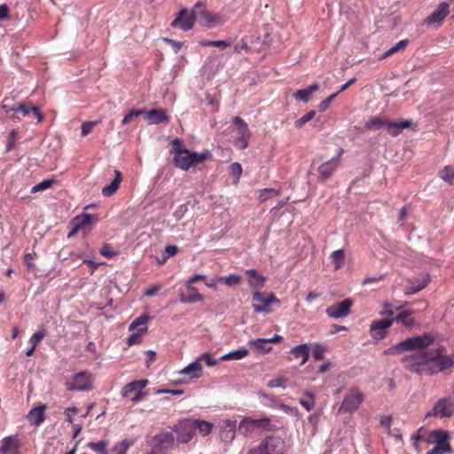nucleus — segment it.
<instances>
[{
  "instance_id": "1",
  "label": "nucleus",
  "mask_w": 454,
  "mask_h": 454,
  "mask_svg": "<svg viewBox=\"0 0 454 454\" xmlns=\"http://www.w3.org/2000/svg\"><path fill=\"white\" fill-rule=\"evenodd\" d=\"M434 342V338L427 333L414 336L397 344L394 348L397 353L416 351L413 355L402 359L403 368L419 375H434L454 367V355H448L443 346L425 350Z\"/></svg>"
},
{
  "instance_id": "2",
  "label": "nucleus",
  "mask_w": 454,
  "mask_h": 454,
  "mask_svg": "<svg viewBox=\"0 0 454 454\" xmlns=\"http://www.w3.org/2000/svg\"><path fill=\"white\" fill-rule=\"evenodd\" d=\"M207 153H195L187 149H176L173 156L175 165L183 170H188L191 167L203 162L207 158Z\"/></svg>"
},
{
  "instance_id": "3",
  "label": "nucleus",
  "mask_w": 454,
  "mask_h": 454,
  "mask_svg": "<svg viewBox=\"0 0 454 454\" xmlns=\"http://www.w3.org/2000/svg\"><path fill=\"white\" fill-rule=\"evenodd\" d=\"M8 102L9 100L5 98L3 101L2 108L7 114L12 113V114L9 115L10 119L13 120L18 118L14 115V114H20L24 117H29L31 114H33L36 118L38 123L43 121V115L40 113L36 106H32L29 103H18L13 106H10Z\"/></svg>"
},
{
  "instance_id": "4",
  "label": "nucleus",
  "mask_w": 454,
  "mask_h": 454,
  "mask_svg": "<svg viewBox=\"0 0 454 454\" xmlns=\"http://www.w3.org/2000/svg\"><path fill=\"white\" fill-rule=\"evenodd\" d=\"M200 6L203 5L201 3L199 2L194 5L193 9L191 12H189L185 8L182 9L178 12L176 18L171 22V27H179L184 31H188L192 29L196 20L197 9Z\"/></svg>"
},
{
  "instance_id": "5",
  "label": "nucleus",
  "mask_w": 454,
  "mask_h": 454,
  "mask_svg": "<svg viewBox=\"0 0 454 454\" xmlns=\"http://www.w3.org/2000/svg\"><path fill=\"white\" fill-rule=\"evenodd\" d=\"M364 394L358 388L349 389L339 408V413L353 412L356 411L364 401Z\"/></svg>"
},
{
  "instance_id": "6",
  "label": "nucleus",
  "mask_w": 454,
  "mask_h": 454,
  "mask_svg": "<svg viewBox=\"0 0 454 454\" xmlns=\"http://www.w3.org/2000/svg\"><path fill=\"white\" fill-rule=\"evenodd\" d=\"M68 391H87L92 389L91 374L86 371L74 374L72 379L66 382Z\"/></svg>"
},
{
  "instance_id": "7",
  "label": "nucleus",
  "mask_w": 454,
  "mask_h": 454,
  "mask_svg": "<svg viewBox=\"0 0 454 454\" xmlns=\"http://www.w3.org/2000/svg\"><path fill=\"white\" fill-rule=\"evenodd\" d=\"M253 301L257 302L253 304L254 311L256 313L263 312L269 314L271 312L270 309L271 304L278 305L280 303V301L273 294H270L267 297H264L263 294L260 292L254 293Z\"/></svg>"
},
{
  "instance_id": "8",
  "label": "nucleus",
  "mask_w": 454,
  "mask_h": 454,
  "mask_svg": "<svg viewBox=\"0 0 454 454\" xmlns=\"http://www.w3.org/2000/svg\"><path fill=\"white\" fill-rule=\"evenodd\" d=\"M352 305L353 301L351 299H345L329 306L326 309L325 313L331 318H343L350 314Z\"/></svg>"
},
{
  "instance_id": "9",
  "label": "nucleus",
  "mask_w": 454,
  "mask_h": 454,
  "mask_svg": "<svg viewBox=\"0 0 454 454\" xmlns=\"http://www.w3.org/2000/svg\"><path fill=\"white\" fill-rule=\"evenodd\" d=\"M453 413L454 406L451 401L449 398H442L435 403L434 408L427 413L426 418L431 416L450 418L453 415Z\"/></svg>"
},
{
  "instance_id": "10",
  "label": "nucleus",
  "mask_w": 454,
  "mask_h": 454,
  "mask_svg": "<svg viewBox=\"0 0 454 454\" xmlns=\"http://www.w3.org/2000/svg\"><path fill=\"white\" fill-rule=\"evenodd\" d=\"M175 432L177 434L178 442L183 443L190 442L195 434L192 419L181 420L175 427Z\"/></svg>"
},
{
  "instance_id": "11",
  "label": "nucleus",
  "mask_w": 454,
  "mask_h": 454,
  "mask_svg": "<svg viewBox=\"0 0 454 454\" xmlns=\"http://www.w3.org/2000/svg\"><path fill=\"white\" fill-rule=\"evenodd\" d=\"M449 4L441 3L437 8L426 19L425 22L428 26L438 27L449 14Z\"/></svg>"
},
{
  "instance_id": "12",
  "label": "nucleus",
  "mask_w": 454,
  "mask_h": 454,
  "mask_svg": "<svg viewBox=\"0 0 454 454\" xmlns=\"http://www.w3.org/2000/svg\"><path fill=\"white\" fill-rule=\"evenodd\" d=\"M197 9L196 19H198L203 26L214 27L223 23L222 17L218 14H214L207 10Z\"/></svg>"
},
{
  "instance_id": "13",
  "label": "nucleus",
  "mask_w": 454,
  "mask_h": 454,
  "mask_svg": "<svg viewBox=\"0 0 454 454\" xmlns=\"http://www.w3.org/2000/svg\"><path fill=\"white\" fill-rule=\"evenodd\" d=\"M393 324L391 319H380L372 322L370 333L373 339L381 340L387 333V329Z\"/></svg>"
},
{
  "instance_id": "14",
  "label": "nucleus",
  "mask_w": 454,
  "mask_h": 454,
  "mask_svg": "<svg viewBox=\"0 0 454 454\" xmlns=\"http://www.w3.org/2000/svg\"><path fill=\"white\" fill-rule=\"evenodd\" d=\"M96 220L94 216L88 214L77 215L71 221L72 226H76L83 236H86L92 229L93 222Z\"/></svg>"
},
{
  "instance_id": "15",
  "label": "nucleus",
  "mask_w": 454,
  "mask_h": 454,
  "mask_svg": "<svg viewBox=\"0 0 454 454\" xmlns=\"http://www.w3.org/2000/svg\"><path fill=\"white\" fill-rule=\"evenodd\" d=\"M236 420L225 419L220 423V437L224 442H231L235 438Z\"/></svg>"
},
{
  "instance_id": "16",
  "label": "nucleus",
  "mask_w": 454,
  "mask_h": 454,
  "mask_svg": "<svg viewBox=\"0 0 454 454\" xmlns=\"http://www.w3.org/2000/svg\"><path fill=\"white\" fill-rule=\"evenodd\" d=\"M179 375L184 376L186 380H197L203 374L202 365L196 359L195 361L189 364L187 366L178 372Z\"/></svg>"
},
{
  "instance_id": "17",
  "label": "nucleus",
  "mask_w": 454,
  "mask_h": 454,
  "mask_svg": "<svg viewBox=\"0 0 454 454\" xmlns=\"http://www.w3.org/2000/svg\"><path fill=\"white\" fill-rule=\"evenodd\" d=\"M143 116L150 125L159 124L164 121H168L169 120L166 111L162 108L150 111L143 110Z\"/></svg>"
},
{
  "instance_id": "18",
  "label": "nucleus",
  "mask_w": 454,
  "mask_h": 454,
  "mask_svg": "<svg viewBox=\"0 0 454 454\" xmlns=\"http://www.w3.org/2000/svg\"><path fill=\"white\" fill-rule=\"evenodd\" d=\"M262 444L266 454H283L285 450V442L280 437H268Z\"/></svg>"
},
{
  "instance_id": "19",
  "label": "nucleus",
  "mask_w": 454,
  "mask_h": 454,
  "mask_svg": "<svg viewBox=\"0 0 454 454\" xmlns=\"http://www.w3.org/2000/svg\"><path fill=\"white\" fill-rule=\"evenodd\" d=\"M339 166L340 164H338V158H332L331 160L321 164L317 168L321 181L325 182L330 178Z\"/></svg>"
},
{
  "instance_id": "20",
  "label": "nucleus",
  "mask_w": 454,
  "mask_h": 454,
  "mask_svg": "<svg viewBox=\"0 0 454 454\" xmlns=\"http://www.w3.org/2000/svg\"><path fill=\"white\" fill-rule=\"evenodd\" d=\"M187 294H180V301L184 304H192L203 301V296L199 293L198 289L190 284H185Z\"/></svg>"
},
{
  "instance_id": "21",
  "label": "nucleus",
  "mask_w": 454,
  "mask_h": 454,
  "mask_svg": "<svg viewBox=\"0 0 454 454\" xmlns=\"http://www.w3.org/2000/svg\"><path fill=\"white\" fill-rule=\"evenodd\" d=\"M0 454H19V442L13 436H7L1 441Z\"/></svg>"
},
{
  "instance_id": "22",
  "label": "nucleus",
  "mask_w": 454,
  "mask_h": 454,
  "mask_svg": "<svg viewBox=\"0 0 454 454\" xmlns=\"http://www.w3.org/2000/svg\"><path fill=\"white\" fill-rule=\"evenodd\" d=\"M148 384L147 380H134L127 384L122 391L121 395L123 397H130L132 393H137L145 388Z\"/></svg>"
},
{
  "instance_id": "23",
  "label": "nucleus",
  "mask_w": 454,
  "mask_h": 454,
  "mask_svg": "<svg viewBox=\"0 0 454 454\" xmlns=\"http://www.w3.org/2000/svg\"><path fill=\"white\" fill-rule=\"evenodd\" d=\"M156 442L155 448L158 450H163L170 447L174 443V435L170 432H165L157 434L154 437Z\"/></svg>"
},
{
  "instance_id": "24",
  "label": "nucleus",
  "mask_w": 454,
  "mask_h": 454,
  "mask_svg": "<svg viewBox=\"0 0 454 454\" xmlns=\"http://www.w3.org/2000/svg\"><path fill=\"white\" fill-rule=\"evenodd\" d=\"M46 405L37 406L33 408L27 414L28 421L35 426L41 425L44 420V411Z\"/></svg>"
},
{
  "instance_id": "25",
  "label": "nucleus",
  "mask_w": 454,
  "mask_h": 454,
  "mask_svg": "<svg viewBox=\"0 0 454 454\" xmlns=\"http://www.w3.org/2000/svg\"><path fill=\"white\" fill-rule=\"evenodd\" d=\"M318 89V84L314 83L305 89L298 90L293 94V97L298 101L307 103L310 99L312 93L317 91Z\"/></svg>"
},
{
  "instance_id": "26",
  "label": "nucleus",
  "mask_w": 454,
  "mask_h": 454,
  "mask_svg": "<svg viewBox=\"0 0 454 454\" xmlns=\"http://www.w3.org/2000/svg\"><path fill=\"white\" fill-rule=\"evenodd\" d=\"M249 286L254 289H262L264 286L266 278L258 274L255 270H247Z\"/></svg>"
},
{
  "instance_id": "27",
  "label": "nucleus",
  "mask_w": 454,
  "mask_h": 454,
  "mask_svg": "<svg viewBox=\"0 0 454 454\" xmlns=\"http://www.w3.org/2000/svg\"><path fill=\"white\" fill-rule=\"evenodd\" d=\"M122 180V175L120 170L115 169L114 170V179L112 181V183L109 185L105 186L102 189V194L105 197H110L113 194L116 192L118 190L120 184Z\"/></svg>"
},
{
  "instance_id": "28",
  "label": "nucleus",
  "mask_w": 454,
  "mask_h": 454,
  "mask_svg": "<svg viewBox=\"0 0 454 454\" xmlns=\"http://www.w3.org/2000/svg\"><path fill=\"white\" fill-rule=\"evenodd\" d=\"M411 121H402L399 122L387 121V131L393 137L399 135L404 129L411 127Z\"/></svg>"
},
{
  "instance_id": "29",
  "label": "nucleus",
  "mask_w": 454,
  "mask_h": 454,
  "mask_svg": "<svg viewBox=\"0 0 454 454\" xmlns=\"http://www.w3.org/2000/svg\"><path fill=\"white\" fill-rule=\"evenodd\" d=\"M290 353L295 357V358H301V364H304L309 356V345L308 344H301L296 347H294Z\"/></svg>"
},
{
  "instance_id": "30",
  "label": "nucleus",
  "mask_w": 454,
  "mask_h": 454,
  "mask_svg": "<svg viewBox=\"0 0 454 454\" xmlns=\"http://www.w3.org/2000/svg\"><path fill=\"white\" fill-rule=\"evenodd\" d=\"M392 320L393 322L395 321L397 323H402L406 327H411L415 323L414 318L412 317V311L409 309L401 311Z\"/></svg>"
},
{
  "instance_id": "31",
  "label": "nucleus",
  "mask_w": 454,
  "mask_h": 454,
  "mask_svg": "<svg viewBox=\"0 0 454 454\" xmlns=\"http://www.w3.org/2000/svg\"><path fill=\"white\" fill-rule=\"evenodd\" d=\"M192 423L194 424V432L199 430L200 434L203 436L208 435L212 431L213 425L209 422L200 419H192Z\"/></svg>"
},
{
  "instance_id": "32",
  "label": "nucleus",
  "mask_w": 454,
  "mask_h": 454,
  "mask_svg": "<svg viewBox=\"0 0 454 454\" xmlns=\"http://www.w3.org/2000/svg\"><path fill=\"white\" fill-rule=\"evenodd\" d=\"M431 436L434 438L435 444L445 446V444H450L449 442L450 434L443 430H434L431 433Z\"/></svg>"
},
{
  "instance_id": "33",
  "label": "nucleus",
  "mask_w": 454,
  "mask_h": 454,
  "mask_svg": "<svg viewBox=\"0 0 454 454\" xmlns=\"http://www.w3.org/2000/svg\"><path fill=\"white\" fill-rule=\"evenodd\" d=\"M248 354V350L247 348H239L237 350L229 352L220 357V360L226 361V360H239L247 356Z\"/></svg>"
},
{
  "instance_id": "34",
  "label": "nucleus",
  "mask_w": 454,
  "mask_h": 454,
  "mask_svg": "<svg viewBox=\"0 0 454 454\" xmlns=\"http://www.w3.org/2000/svg\"><path fill=\"white\" fill-rule=\"evenodd\" d=\"M249 344L252 345L255 349L262 353H267L271 350V346L266 339H255L251 340Z\"/></svg>"
},
{
  "instance_id": "35",
  "label": "nucleus",
  "mask_w": 454,
  "mask_h": 454,
  "mask_svg": "<svg viewBox=\"0 0 454 454\" xmlns=\"http://www.w3.org/2000/svg\"><path fill=\"white\" fill-rule=\"evenodd\" d=\"M241 277L238 274H231L226 277H216V281L224 283L229 286H238L241 283Z\"/></svg>"
},
{
  "instance_id": "36",
  "label": "nucleus",
  "mask_w": 454,
  "mask_h": 454,
  "mask_svg": "<svg viewBox=\"0 0 454 454\" xmlns=\"http://www.w3.org/2000/svg\"><path fill=\"white\" fill-rule=\"evenodd\" d=\"M387 121L386 119L374 117L367 121L364 126L368 129H379L381 127L387 128Z\"/></svg>"
},
{
  "instance_id": "37",
  "label": "nucleus",
  "mask_w": 454,
  "mask_h": 454,
  "mask_svg": "<svg viewBox=\"0 0 454 454\" xmlns=\"http://www.w3.org/2000/svg\"><path fill=\"white\" fill-rule=\"evenodd\" d=\"M408 43H409V41L407 39L398 42L393 47H391L390 49L386 51L380 59H386V58L391 56L392 54L397 52L398 51L405 49L406 46L408 45Z\"/></svg>"
},
{
  "instance_id": "38",
  "label": "nucleus",
  "mask_w": 454,
  "mask_h": 454,
  "mask_svg": "<svg viewBox=\"0 0 454 454\" xmlns=\"http://www.w3.org/2000/svg\"><path fill=\"white\" fill-rule=\"evenodd\" d=\"M280 192L272 188H266L259 191L258 199L261 202H264L273 197L278 196Z\"/></svg>"
},
{
  "instance_id": "39",
  "label": "nucleus",
  "mask_w": 454,
  "mask_h": 454,
  "mask_svg": "<svg viewBox=\"0 0 454 454\" xmlns=\"http://www.w3.org/2000/svg\"><path fill=\"white\" fill-rule=\"evenodd\" d=\"M147 332V326L144 325V327L138 328L137 333H132L128 339H127V344L128 346H132L134 344L140 343L142 340V334Z\"/></svg>"
},
{
  "instance_id": "40",
  "label": "nucleus",
  "mask_w": 454,
  "mask_h": 454,
  "mask_svg": "<svg viewBox=\"0 0 454 454\" xmlns=\"http://www.w3.org/2000/svg\"><path fill=\"white\" fill-rule=\"evenodd\" d=\"M429 281V277L427 275L417 286L407 287L404 291V294L408 295L416 294L424 289L427 286Z\"/></svg>"
},
{
  "instance_id": "41",
  "label": "nucleus",
  "mask_w": 454,
  "mask_h": 454,
  "mask_svg": "<svg viewBox=\"0 0 454 454\" xmlns=\"http://www.w3.org/2000/svg\"><path fill=\"white\" fill-rule=\"evenodd\" d=\"M239 430L241 434L247 436L250 435L255 429L252 426L249 418H245L239 426Z\"/></svg>"
},
{
  "instance_id": "42",
  "label": "nucleus",
  "mask_w": 454,
  "mask_h": 454,
  "mask_svg": "<svg viewBox=\"0 0 454 454\" xmlns=\"http://www.w3.org/2000/svg\"><path fill=\"white\" fill-rule=\"evenodd\" d=\"M344 251L342 249L335 250L332 253L331 258L334 262V270H339L344 262Z\"/></svg>"
},
{
  "instance_id": "43",
  "label": "nucleus",
  "mask_w": 454,
  "mask_h": 454,
  "mask_svg": "<svg viewBox=\"0 0 454 454\" xmlns=\"http://www.w3.org/2000/svg\"><path fill=\"white\" fill-rule=\"evenodd\" d=\"M233 123L237 126L239 135L251 136L247 124L240 117H235Z\"/></svg>"
},
{
  "instance_id": "44",
  "label": "nucleus",
  "mask_w": 454,
  "mask_h": 454,
  "mask_svg": "<svg viewBox=\"0 0 454 454\" xmlns=\"http://www.w3.org/2000/svg\"><path fill=\"white\" fill-rule=\"evenodd\" d=\"M440 176L442 180L449 184H452L454 180V168L447 166L440 171Z\"/></svg>"
},
{
  "instance_id": "45",
  "label": "nucleus",
  "mask_w": 454,
  "mask_h": 454,
  "mask_svg": "<svg viewBox=\"0 0 454 454\" xmlns=\"http://www.w3.org/2000/svg\"><path fill=\"white\" fill-rule=\"evenodd\" d=\"M200 364L202 365V363H205L207 366H215L217 364V360L213 358L208 353H203L197 357Z\"/></svg>"
},
{
  "instance_id": "46",
  "label": "nucleus",
  "mask_w": 454,
  "mask_h": 454,
  "mask_svg": "<svg viewBox=\"0 0 454 454\" xmlns=\"http://www.w3.org/2000/svg\"><path fill=\"white\" fill-rule=\"evenodd\" d=\"M452 451L450 444H445V446L435 444V446L428 451L427 454H446Z\"/></svg>"
},
{
  "instance_id": "47",
  "label": "nucleus",
  "mask_w": 454,
  "mask_h": 454,
  "mask_svg": "<svg viewBox=\"0 0 454 454\" xmlns=\"http://www.w3.org/2000/svg\"><path fill=\"white\" fill-rule=\"evenodd\" d=\"M230 172L235 177L234 184H238L242 174V167L239 163L234 162L230 166Z\"/></svg>"
},
{
  "instance_id": "48",
  "label": "nucleus",
  "mask_w": 454,
  "mask_h": 454,
  "mask_svg": "<svg viewBox=\"0 0 454 454\" xmlns=\"http://www.w3.org/2000/svg\"><path fill=\"white\" fill-rule=\"evenodd\" d=\"M55 181L53 179H48V180H43L42 181L41 183L37 184L36 185H35L32 189H31V192L32 193H35V192H41V191H44L46 189H49L52 184L54 183Z\"/></svg>"
},
{
  "instance_id": "49",
  "label": "nucleus",
  "mask_w": 454,
  "mask_h": 454,
  "mask_svg": "<svg viewBox=\"0 0 454 454\" xmlns=\"http://www.w3.org/2000/svg\"><path fill=\"white\" fill-rule=\"evenodd\" d=\"M148 320L147 316H141L135 319L130 325L129 326V331H134L136 329L138 330V328L144 327V325H146V322Z\"/></svg>"
},
{
  "instance_id": "50",
  "label": "nucleus",
  "mask_w": 454,
  "mask_h": 454,
  "mask_svg": "<svg viewBox=\"0 0 454 454\" xmlns=\"http://www.w3.org/2000/svg\"><path fill=\"white\" fill-rule=\"evenodd\" d=\"M325 352V348L318 343H315L313 345L312 356L315 360H322L324 359V354Z\"/></svg>"
},
{
  "instance_id": "51",
  "label": "nucleus",
  "mask_w": 454,
  "mask_h": 454,
  "mask_svg": "<svg viewBox=\"0 0 454 454\" xmlns=\"http://www.w3.org/2000/svg\"><path fill=\"white\" fill-rule=\"evenodd\" d=\"M316 115L315 111H309L306 113L302 117H301L299 120L295 121V127L296 128H301L304 124H306L308 121H311Z\"/></svg>"
},
{
  "instance_id": "52",
  "label": "nucleus",
  "mask_w": 454,
  "mask_h": 454,
  "mask_svg": "<svg viewBox=\"0 0 454 454\" xmlns=\"http://www.w3.org/2000/svg\"><path fill=\"white\" fill-rule=\"evenodd\" d=\"M287 384V380L283 377H278L277 379L271 380L267 383V386L270 388L273 387H281L286 388Z\"/></svg>"
},
{
  "instance_id": "53",
  "label": "nucleus",
  "mask_w": 454,
  "mask_h": 454,
  "mask_svg": "<svg viewBox=\"0 0 454 454\" xmlns=\"http://www.w3.org/2000/svg\"><path fill=\"white\" fill-rule=\"evenodd\" d=\"M35 257H36V254H35V253L34 254L28 253V254H26L24 256L25 263L27 266V269L31 271H35L37 270V267H36L35 263L34 262Z\"/></svg>"
},
{
  "instance_id": "54",
  "label": "nucleus",
  "mask_w": 454,
  "mask_h": 454,
  "mask_svg": "<svg viewBox=\"0 0 454 454\" xmlns=\"http://www.w3.org/2000/svg\"><path fill=\"white\" fill-rule=\"evenodd\" d=\"M89 448L92 450L98 452L99 454H106V442L105 441H99L98 442H90Z\"/></svg>"
},
{
  "instance_id": "55",
  "label": "nucleus",
  "mask_w": 454,
  "mask_h": 454,
  "mask_svg": "<svg viewBox=\"0 0 454 454\" xmlns=\"http://www.w3.org/2000/svg\"><path fill=\"white\" fill-rule=\"evenodd\" d=\"M46 331L44 329L39 330L36 333H35L29 341L32 343L34 348H36V346L39 344V342L42 340V339L45 336Z\"/></svg>"
},
{
  "instance_id": "56",
  "label": "nucleus",
  "mask_w": 454,
  "mask_h": 454,
  "mask_svg": "<svg viewBox=\"0 0 454 454\" xmlns=\"http://www.w3.org/2000/svg\"><path fill=\"white\" fill-rule=\"evenodd\" d=\"M250 422L254 429L259 428H266L270 425V419L267 418L260 419H250Z\"/></svg>"
},
{
  "instance_id": "57",
  "label": "nucleus",
  "mask_w": 454,
  "mask_h": 454,
  "mask_svg": "<svg viewBox=\"0 0 454 454\" xmlns=\"http://www.w3.org/2000/svg\"><path fill=\"white\" fill-rule=\"evenodd\" d=\"M139 115H143V110L132 109L124 116L121 122L123 125H126V124L129 123L133 120L134 117H137Z\"/></svg>"
},
{
  "instance_id": "58",
  "label": "nucleus",
  "mask_w": 454,
  "mask_h": 454,
  "mask_svg": "<svg viewBox=\"0 0 454 454\" xmlns=\"http://www.w3.org/2000/svg\"><path fill=\"white\" fill-rule=\"evenodd\" d=\"M178 251L176 246H167L165 248L166 255L163 256L161 260L159 261L160 263H163L167 261V259L170 256H174Z\"/></svg>"
},
{
  "instance_id": "59",
  "label": "nucleus",
  "mask_w": 454,
  "mask_h": 454,
  "mask_svg": "<svg viewBox=\"0 0 454 454\" xmlns=\"http://www.w3.org/2000/svg\"><path fill=\"white\" fill-rule=\"evenodd\" d=\"M337 95H338L337 92L333 93L328 98H326L325 100H323L318 106L319 111L320 112L325 111L329 107V105L331 104V102L337 97Z\"/></svg>"
},
{
  "instance_id": "60",
  "label": "nucleus",
  "mask_w": 454,
  "mask_h": 454,
  "mask_svg": "<svg viewBox=\"0 0 454 454\" xmlns=\"http://www.w3.org/2000/svg\"><path fill=\"white\" fill-rule=\"evenodd\" d=\"M249 137L250 136L240 135V137L235 140V145L239 149H246L248 145L247 140Z\"/></svg>"
},
{
  "instance_id": "61",
  "label": "nucleus",
  "mask_w": 454,
  "mask_h": 454,
  "mask_svg": "<svg viewBox=\"0 0 454 454\" xmlns=\"http://www.w3.org/2000/svg\"><path fill=\"white\" fill-rule=\"evenodd\" d=\"M203 46H215V47H227L229 45V43L222 40L217 41H204L200 43Z\"/></svg>"
},
{
  "instance_id": "62",
  "label": "nucleus",
  "mask_w": 454,
  "mask_h": 454,
  "mask_svg": "<svg viewBox=\"0 0 454 454\" xmlns=\"http://www.w3.org/2000/svg\"><path fill=\"white\" fill-rule=\"evenodd\" d=\"M17 131L15 129H12L10 134H9V137H8V141H7V150L10 151L11 149H12L15 145V142H16V139H17Z\"/></svg>"
},
{
  "instance_id": "63",
  "label": "nucleus",
  "mask_w": 454,
  "mask_h": 454,
  "mask_svg": "<svg viewBox=\"0 0 454 454\" xmlns=\"http://www.w3.org/2000/svg\"><path fill=\"white\" fill-rule=\"evenodd\" d=\"M97 124V121H85L82 125V135L87 136L92 130V128Z\"/></svg>"
},
{
  "instance_id": "64",
  "label": "nucleus",
  "mask_w": 454,
  "mask_h": 454,
  "mask_svg": "<svg viewBox=\"0 0 454 454\" xmlns=\"http://www.w3.org/2000/svg\"><path fill=\"white\" fill-rule=\"evenodd\" d=\"M100 254L105 257H112L115 255V253L113 251L112 247L106 244L103 246V247L100 249Z\"/></svg>"
}]
</instances>
